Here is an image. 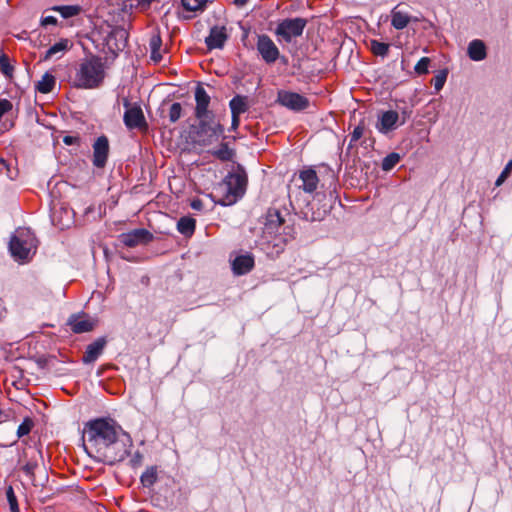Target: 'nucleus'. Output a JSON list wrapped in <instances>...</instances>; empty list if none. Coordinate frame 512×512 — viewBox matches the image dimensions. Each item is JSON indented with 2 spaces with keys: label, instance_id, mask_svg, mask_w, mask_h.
<instances>
[{
  "label": "nucleus",
  "instance_id": "obj_1",
  "mask_svg": "<svg viewBox=\"0 0 512 512\" xmlns=\"http://www.w3.org/2000/svg\"><path fill=\"white\" fill-rule=\"evenodd\" d=\"M86 452L98 461L114 464L124 460L132 447V439L113 421L96 419L87 424L84 433Z\"/></svg>",
  "mask_w": 512,
  "mask_h": 512
},
{
  "label": "nucleus",
  "instance_id": "obj_2",
  "mask_svg": "<svg viewBox=\"0 0 512 512\" xmlns=\"http://www.w3.org/2000/svg\"><path fill=\"white\" fill-rule=\"evenodd\" d=\"M104 79V67L101 59L90 57L84 59L76 70L74 86L82 89H93Z\"/></svg>",
  "mask_w": 512,
  "mask_h": 512
},
{
  "label": "nucleus",
  "instance_id": "obj_3",
  "mask_svg": "<svg viewBox=\"0 0 512 512\" xmlns=\"http://www.w3.org/2000/svg\"><path fill=\"white\" fill-rule=\"evenodd\" d=\"M246 184L247 177L244 172L229 173L216 189L220 197L218 203L228 206L237 202L245 193Z\"/></svg>",
  "mask_w": 512,
  "mask_h": 512
},
{
  "label": "nucleus",
  "instance_id": "obj_4",
  "mask_svg": "<svg viewBox=\"0 0 512 512\" xmlns=\"http://www.w3.org/2000/svg\"><path fill=\"white\" fill-rule=\"evenodd\" d=\"M37 248V240L30 229L20 228L11 237L9 250L16 261L25 262L31 259Z\"/></svg>",
  "mask_w": 512,
  "mask_h": 512
},
{
  "label": "nucleus",
  "instance_id": "obj_5",
  "mask_svg": "<svg viewBox=\"0 0 512 512\" xmlns=\"http://www.w3.org/2000/svg\"><path fill=\"white\" fill-rule=\"evenodd\" d=\"M197 119L199 121V125L196 134L201 145H210L218 141L223 135L224 128L215 120L214 115Z\"/></svg>",
  "mask_w": 512,
  "mask_h": 512
},
{
  "label": "nucleus",
  "instance_id": "obj_6",
  "mask_svg": "<svg viewBox=\"0 0 512 512\" xmlns=\"http://www.w3.org/2000/svg\"><path fill=\"white\" fill-rule=\"evenodd\" d=\"M307 25L305 18H286L278 22L275 28V35L281 41L290 43L294 38L300 37Z\"/></svg>",
  "mask_w": 512,
  "mask_h": 512
},
{
  "label": "nucleus",
  "instance_id": "obj_7",
  "mask_svg": "<svg viewBox=\"0 0 512 512\" xmlns=\"http://www.w3.org/2000/svg\"><path fill=\"white\" fill-rule=\"evenodd\" d=\"M256 49L261 59L268 65L274 64L280 57V50L267 34H258Z\"/></svg>",
  "mask_w": 512,
  "mask_h": 512
},
{
  "label": "nucleus",
  "instance_id": "obj_8",
  "mask_svg": "<svg viewBox=\"0 0 512 512\" xmlns=\"http://www.w3.org/2000/svg\"><path fill=\"white\" fill-rule=\"evenodd\" d=\"M152 239V233L144 228L134 229L126 233H121L117 237L119 245L128 248H134L139 245H146L151 242Z\"/></svg>",
  "mask_w": 512,
  "mask_h": 512
},
{
  "label": "nucleus",
  "instance_id": "obj_9",
  "mask_svg": "<svg viewBox=\"0 0 512 512\" xmlns=\"http://www.w3.org/2000/svg\"><path fill=\"white\" fill-rule=\"evenodd\" d=\"M277 102L280 105L296 112L303 111L309 106V100L305 96L284 90L278 92Z\"/></svg>",
  "mask_w": 512,
  "mask_h": 512
},
{
  "label": "nucleus",
  "instance_id": "obj_10",
  "mask_svg": "<svg viewBox=\"0 0 512 512\" xmlns=\"http://www.w3.org/2000/svg\"><path fill=\"white\" fill-rule=\"evenodd\" d=\"M126 111L124 113V123L129 129H140L146 127V121L143 111L139 105H130L127 99L124 100Z\"/></svg>",
  "mask_w": 512,
  "mask_h": 512
},
{
  "label": "nucleus",
  "instance_id": "obj_11",
  "mask_svg": "<svg viewBox=\"0 0 512 512\" xmlns=\"http://www.w3.org/2000/svg\"><path fill=\"white\" fill-rule=\"evenodd\" d=\"M231 269L234 275L242 276L248 274L255 266V260L252 253L245 252L230 255Z\"/></svg>",
  "mask_w": 512,
  "mask_h": 512
},
{
  "label": "nucleus",
  "instance_id": "obj_12",
  "mask_svg": "<svg viewBox=\"0 0 512 512\" xmlns=\"http://www.w3.org/2000/svg\"><path fill=\"white\" fill-rule=\"evenodd\" d=\"M109 155V141L106 136H100L93 144V165L103 168Z\"/></svg>",
  "mask_w": 512,
  "mask_h": 512
},
{
  "label": "nucleus",
  "instance_id": "obj_13",
  "mask_svg": "<svg viewBox=\"0 0 512 512\" xmlns=\"http://www.w3.org/2000/svg\"><path fill=\"white\" fill-rule=\"evenodd\" d=\"M228 33L225 26H213L209 35L205 38V44L209 50L222 49L228 40Z\"/></svg>",
  "mask_w": 512,
  "mask_h": 512
},
{
  "label": "nucleus",
  "instance_id": "obj_14",
  "mask_svg": "<svg viewBox=\"0 0 512 512\" xmlns=\"http://www.w3.org/2000/svg\"><path fill=\"white\" fill-rule=\"evenodd\" d=\"M195 117L203 118L206 116L214 115L212 111L208 110L210 104V96L204 89V87L198 85L195 90Z\"/></svg>",
  "mask_w": 512,
  "mask_h": 512
},
{
  "label": "nucleus",
  "instance_id": "obj_15",
  "mask_svg": "<svg viewBox=\"0 0 512 512\" xmlns=\"http://www.w3.org/2000/svg\"><path fill=\"white\" fill-rule=\"evenodd\" d=\"M97 322L86 315H72L68 319V325L74 333L80 334L92 331Z\"/></svg>",
  "mask_w": 512,
  "mask_h": 512
},
{
  "label": "nucleus",
  "instance_id": "obj_16",
  "mask_svg": "<svg viewBox=\"0 0 512 512\" xmlns=\"http://www.w3.org/2000/svg\"><path fill=\"white\" fill-rule=\"evenodd\" d=\"M298 178L302 182L299 187L305 193L312 194L313 192L316 191L318 184H319V178L314 169L307 168V169L301 170L299 172Z\"/></svg>",
  "mask_w": 512,
  "mask_h": 512
},
{
  "label": "nucleus",
  "instance_id": "obj_17",
  "mask_svg": "<svg viewBox=\"0 0 512 512\" xmlns=\"http://www.w3.org/2000/svg\"><path fill=\"white\" fill-rule=\"evenodd\" d=\"M106 338H97L94 342L89 344L86 348L84 356L82 358L83 363L92 364L94 363L103 353L106 347Z\"/></svg>",
  "mask_w": 512,
  "mask_h": 512
},
{
  "label": "nucleus",
  "instance_id": "obj_18",
  "mask_svg": "<svg viewBox=\"0 0 512 512\" xmlns=\"http://www.w3.org/2000/svg\"><path fill=\"white\" fill-rule=\"evenodd\" d=\"M283 224L284 218L281 216V213L277 209H270L266 216L264 234H278Z\"/></svg>",
  "mask_w": 512,
  "mask_h": 512
},
{
  "label": "nucleus",
  "instance_id": "obj_19",
  "mask_svg": "<svg viewBox=\"0 0 512 512\" xmlns=\"http://www.w3.org/2000/svg\"><path fill=\"white\" fill-rule=\"evenodd\" d=\"M73 46L71 40L67 38H62L55 44H53L42 57L43 60L47 61L52 58L59 59L61 58L67 51H69Z\"/></svg>",
  "mask_w": 512,
  "mask_h": 512
},
{
  "label": "nucleus",
  "instance_id": "obj_20",
  "mask_svg": "<svg viewBox=\"0 0 512 512\" xmlns=\"http://www.w3.org/2000/svg\"><path fill=\"white\" fill-rule=\"evenodd\" d=\"M467 54L473 61H482L487 57V48L480 39L472 40L467 47Z\"/></svg>",
  "mask_w": 512,
  "mask_h": 512
},
{
  "label": "nucleus",
  "instance_id": "obj_21",
  "mask_svg": "<svg viewBox=\"0 0 512 512\" xmlns=\"http://www.w3.org/2000/svg\"><path fill=\"white\" fill-rule=\"evenodd\" d=\"M398 119L399 115L396 111H386L380 116L377 128L380 132L387 133L396 127Z\"/></svg>",
  "mask_w": 512,
  "mask_h": 512
},
{
  "label": "nucleus",
  "instance_id": "obj_22",
  "mask_svg": "<svg viewBox=\"0 0 512 512\" xmlns=\"http://www.w3.org/2000/svg\"><path fill=\"white\" fill-rule=\"evenodd\" d=\"M410 22V16L402 12L400 10H397V8H394L391 12V25L397 29L402 30L404 29Z\"/></svg>",
  "mask_w": 512,
  "mask_h": 512
},
{
  "label": "nucleus",
  "instance_id": "obj_23",
  "mask_svg": "<svg viewBox=\"0 0 512 512\" xmlns=\"http://www.w3.org/2000/svg\"><path fill=\"white\" fill-rule=\"evenodd\" d=\"M149 46H150V50H151V59L154 62L161 61L162 54H161L160 49L162 46V39H161L159 33H154L151 36L150 41H149Z\"/></svg>",
  "mask_w": 512,
  "mask_h": 512
},
{
  "label": "nucleus",
  "instance_id": "obj_24",
  "mask_svg": "<svg viewBox=\"0 0 512 512\" xmlns=\"http://www.w3.org/2000/svg\"><path fill=\"white\" fill-rule=\"evenodd\" d=\"M196 227V221L191 217H181L177 223L178 231L185 236H191Z\"/></svg>",
  "mask_w": 512,
  "mask_h": 512
},
{
  "label": "nucleus",
  "instance_id": "obj_25",
  "mask_svg": "<svg viewBox=\"0 0 512 512\" xmlns=\"http://www.w3.org/2000/svg\"><path fill=\"white\" fill-rule=\"evenodd\" d=\"M55 83V77L50 73H45L38 81L36 88L40 93H50L53 90Z\"/></svg>",
  "mask_w": 512,
  "mask_h": 512
},
{
  "label": "nucleus",
  "instance_id": "obj_26",
  "mask_svg": "<svg viewBox=\"0 0 512 512\" xmlns=\"http://www.w3.org/2000/svg\"><path fill=\"white\" fill-rule=\"evenodd\" d=\"M231 114L241 115L248 109L247 99L244 96L237 95L229 103Z\"/></svg>",
  "mask_w": 512,
  "mask_h": 512
},
{
  "label": "nucleus",
  "instance_id": "obj_27",
  "mask_svg": "<svg viewBox=\"0 0 512 512\" xmlns=\"http://www.w3.org/2000/svg\"><path fill=\"white\" fill-rule=\"evenodd\" d=\"M144 487H151L157 481V469L155 466L148 467L140 477Z\"/></svg>",
  "mask_w": 512,
  "mask_h": 512
},
{
  "label": "nucleus",
  "instance_id": "obj_28",
  "mask_svg": "<svg viewBox=\"0 0 512 512\" xmlns=\"http://www.w3.org/2000/svg\"><path fill=\"white\" fill-rule=\"evenodd\" d=\"M34 426V423L32 419L25 418L24 421L18 426L17 432H16V439L12 440L9 445H13L17 442V439L27 435L30 433ZM6 446L8 444H5Z\"/></svg>",
  "mask_w": 512,
  "mask_h": 512
},
{
  "label": "nucleus",
  "instance_id": "obj_29",
  "mask_svg": "<svg viewBox=\"0 0 512 512\" xmlns=\"http://www.w3.org/2000/svg\"><path fill=\"white\" fill-rule=\"evenodd\" d=\"M52 10L59 12L63 18H71L78 15L81 9L77 5H63L54 6Z\"/></svg>",
  "mask_w": 512,
  "mask_h": 512
},
{
  "label": "nucleus",
  "instance_id": "obj_30",
  "mask_svg": "<svg viewBox=\"0 0 512 512\" xmlns=\"http://www.w3.org/2000/svg\"><path fill=\"white\" fill-rule=\"evenodd\" d=\"M212 155L222 161H229L233 158L234 152L228 144L222 143L218 149L212 151Z\"/></svg>",
  "mask_w": 512,
  "mask_h": 512
},
{
  "label": "nucleus",
  "instance_id": "obj_31",
  "mask_svg": "<svg viewBox=\"0 0 512 512\" xmlns=\"http://www.w3.org/2000/svg\"><path fill=\"white\" fill-rule=\"evenodd\" d=\"M370 49L376 56L385 57L388 54L389 51V44L379 42L377 40H372L370 42Z\"/></svg>",
  "mask_w": 512,
  "mask_h": 512
},
{
  "label": "nucleus",
  "instance_id": "obj_32",
  "mask_svg": "<svg viewBox=\"0 0 512 512\" xmlns=\"http://www.w3.org/2000/svg\"><path fill=\"white\" fill-rule=\"evenodd\" d=\"M183 7L187 11L196 12L202 11L207 3V0H181Z\"/></svg>",
  "mask_w": 512,
  "mask_h": 512
},
{
  "label": "nucleus",
  "instance_id": "obj_33",
  "mask_svg": "<svg viewBox=\"0 0 512 512\" xmlns=\"http://www.w3.org/2000/svg\"><path fill=\"white\" fill-rule=\"evenodd\" d=\"M400 161V155L398 153L388 154L382 161V169L384 171L392 170Z\"/></svg>",
  "mask_w": 512,
  "mask_h": 512
},
{
  "label": "nucleus",
  "instance_id": "obj_34",
  "mask_svg": "<svg viewBox=\"0 0 512 512\" xmlns=\"http://www.w3.org/2000/svg\"><path fill=\"white\" fill-rule=\"evenodd\" d=\"M182 116V105L179 102H174L171 104L168 117L171 123H176Z\"/></svg>",
  "mask_w": 512,
  "mask_h": 512
},
{
  "label": "nucleus",
  "instance_id": "obj_35",
  "mask_svg": "<svg viewBox=\"0 0 512 512\" xmlns=\"http://www.w3.org/2000/svg\"><path fill=\"white\" fill-rule=\"evenodd\" d=\"M447 75L448 73L446 70H441L432 79V83L434 85L436 92H439L443 88L447 79Z\"/></svg>",
  "mask_w": 512,
  "mask_h": 512
},
{
  "label": "nucleus",
  "instance_id": "obj_36",
  "mask_svg": "<svg viewBox=\"0 0 512 512\" xmlns=\"http://www.w3.org/2000/svg\"><path fill=\"white\" fill-rule=\"evenodd\" d=\"M511 171H512V160H510L506 164V166L504 167V169L502 170V172L500 173V175L496 179L495 185L497 187L501 186L505 182V180L508 178V176L510 175Z\"/></svg>",
  "mask_w": 512,
  "mask_h": 512
},
{
  "label": "nucleus",
  "instance_id": "obj_37",
  "mask_svg": "<svg viewBox=\"0 0 512 512\" xmlns=\"http://www.w3.org/2000/svg\"><path fill=\"white\" fill-rule=\"evenodd\" d=\"M38 464L36 461H28L25 465L22 467V471L25 473V475L29 478L31 482H34V471L37 468Z\"/></svg>",
  "mask_w": 512,
  "mask_h": 512
},
{
  "label": "nucleus",
  "instance_id": "obj_38",
  "mask_svg": "<svg viewBox=\"0 0 512 512\" xmlns=\"http://www.w3.org/2000/svg\"><path fill=\"white\" fill-rule=\"evenodd\" d=\"M6 497H7V500L9 502L11 511L12 512H19V508H18V504H17V499H16V496L14 494L13 488L11 486H9L7 488V490H6Z\"/></svg>",
  "mask_w": 512,
  "mask_h": 512
},
{
  "label": "nucleus",
  "instance_id": "obj_39",
  "mask_svg": "<svg viewBox=\"0 0 512 512\" xmlns=\"http://www.w3.org/2000/svg\"><path fill=\"white\" fill-rule=\"evenodd\" d=\"M430 63V59L428 57L421 58L418 63L415 65V71L418 74H426L428 73V66Z\"/></svg>",
  "mask_w": 512,
  "mask_h": 512
},
{
  "label": "nucleus",
  "instance_id": "obj_40",
  "mask_svg": "<svg viewBox=\"0 0 512 512\" xmlns=\"http://www.w3.org/2000/svg\"><path fill=\"white\" fill-rule=\"evenodd\" d=\"M363 133H364V128L360 125L356 126L354 128L353 132L351 133L350 146H352L353 143L357 142L363 136Z\"/></svg>",
  "mask_w": 512,
  "mask_h": 512
},
{
  "label": "nucleus",
  "instance_id": "obj_41",
  "mask_svg": "<svg viewBox=\"0 0 512 512\" xmlns=\"http://www.w3.org/2000/svg\"><path fill=\"white\" fill-rule=\"evenodd\" d=\"M0 70L4 74H9L12 70L11 66L9 65L8 58L5 55L0 56Z\"/></svg>",
  "mask_w": 512,
  "mask_h": 512
},
{
  "label": "nucleus",
  "instance_id": "obj_42",
  "mask_svg": "<svg viewBox=\"0 0 512 512\" xmlns=\"http://www.w3.org/2000/svg\"><path fill=\"white\" fill-rule=\"evenodd\" d=\"M12 109V103L7 99H0V118Z\"/></svg>",
  "mask_w": 512,
  "mask_h": 512
},
{
  "label": "nucleus",
  "instance_id": "obj_43",
  "mask_svg": "<svg viewBox=\"0 0 512 512\" xmlns=\"http://www.w3.org/2000/svg\"><path fill=\"white\" fill-rule=\"evenodd\" d=\"M3 171L6 172V175L10 178V179H13L14 176L9 168V165L8 163L3 159V158H0V173H2Z\"/></svg>",
  "mask_w": 512,
  "mask_h": 512
},
{
  "label": "nucleus",
  "instance_id": "obj_44",
  "mask_svg": "<svg viewBox=\"0 0 512 512\" xmlns=\"http://www.w3.org/2000/svg\"><path fill=\"white\" fill-rule=\"evenodd\" d=\"M57 23V19L54 16H45L41 19V25L47 26V25H55Z\"/></svg>",
  "mask_w": 512,
  "mask_h": 512
},
{
  "label": "nucleus",
  "instance_id": "obj_45",
  "mask_svg": "<svg viewBox=\"0 0 512 512\" xmlns=\"http://www.w3.org/2000/svg\"><path fill=\"white\" fill-rule=\"evenodd\" d=\"M142 458H143V456H142V454L139 451L134 453V455L131 458L132 466H134V467L135 466H139L142 463Z\"/></svg>",
  "mask_w": 512,
  "mask_h": 512
},
{
  "label": "nucleus",
  "instance_id": "obj_46",
  "mask_svg": "<svg viewBox=\"0 0 512 512\" xmlns=\"http://www.w3.org/2000/svg\"><path fill=\"white\" fill-rule=\"evenodd\" d=\"M240 118L239 115L232 114L231 129L236 130L239 127Z\"/></svg>",
  "mask_w": 512,
  "mask_h": 512
},
{
  "label": "nucleus",
  "instance_id": "obj_47",
  "mask_svg": "<svg viewBox=\"0 0 512 512\" xmlns=\"http://www.w3.org/2000/svg\"><path fill=\"white\" fill-rule=\"evenodd\" d=\"M63 142L66 144V145H72V144H75L78 142V138L77 137H74V136H65L63 138Z\"/></svg>",
  "mask_w": 512,
  "mask_h": 512
},
{
  "label": "nucleus",
  "instance_id": "obj_48",
  "mask_svg": "<svg viewBox=\"0 0 512 512\" xmlns=\"http://www.w3.org/2000/svg\"><path fill=\"white\" fill-rule=\"evenodd\" d=\"M191 207L194 209V210H201L202 207H203V203L201 200L197 199V200H193L192 203H191Z\"/></svg>",
  "mask_w": 512,
  "mask_h": 512
},
{
  "label": "nucleus",
  "instance_id": "obj_49",
  "mask_svg": "<svg viewBox=\"0 0 512 512\" xmlns=\"http://www.w3.org/2000/svg\"><path fill=\"white\" fill-rule=\"evenodd\" d=\"M7 314V309L4 305L3 300L0 298V320H2Z\"/></svg>",
  "mask_w": 512,
  "mask_h": 512
},
{
  "label": "nucleus",
  "instance_id": "obj_50",
  "mask_svg": "<svg viewBox=\"0 0 512 512\" xmlns=\"http://www.w3.org/2000/svg\"><path fill=\"white\" fill-rule=\"evenodd\" d=\"M138 1V5H140L143 9L149 7V5L151 4V2L153 0H137Z\"/></svg>",
  "mask_w": 512,
  "mask_h": 512
},
{
  "label": "nucleus",
  "instance_id": "obj_51",
  "mask_svg": "<svg viewBox=\"0 0 512 512\" xmlns=\"http://www.w3.org/2000/svg\"><path fill=\"white\" fill-rule=\"evenodd\" d=\"M117 34H119L120 37L123 38L124 41H126V39H127V32L125 30H120L119 32H117Z\"/></svg>",
  "mask_w": 512,
  "mask_h": 512
},
{
  "label": "nucleus",
  "instance_id": "obj_52",
  "mask_svg": "<svg viewBox=\"0 0 512 512\" xmlns=\"http://www.w3.org/2000/svg\"><path fill=\"white\" fill-rule=\"evenodd\" d=\"M7 418V415L0 409V423L5 421Z\"/></svg>",
  "mask_w": 512,
  "mask_h": 512
}]
</instances>
